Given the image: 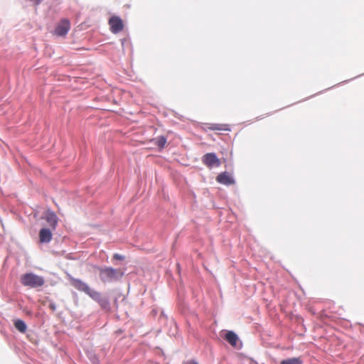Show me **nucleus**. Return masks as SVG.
Segmentation results:
<instances>
[{
	"label": "nucleus",
	"instance_id": "obj_15",
	"mask_svg": "<svg viewBox=\"0 0 364 364\" xmlns=\"http://www.w3.org/2000/svg\"><path fill=\"white\" fill-rule=\"evenodd\" d=\"M97 303L104 309H107L109 308V301L107 297L102 296Z\"/></svg>",
	"mask_w": 364,
	"mask_h": 364
},
{
	"label": "nucleus",
	"instance_id": "obj_16",
	"mask_svg": "<svg viewBox=\"0 0 364 364\" xmlns=\"http://www.w3.org/2000/svg\"><path fill=\"white\" fill-rule=\"evenodd\" d=\"M166 143V138L164 136H159L156 139V144L160 149L164 147Z\"/></svg>",
	"mask_w": 364,
	"mask_h": 364
},
{
	"label": "nucleus",
	"instance_id": "obj_14",
	"mask_svg": "<svg viewBox=\"0 0 364 364\" xmlns=\"http://www.w3.org/2000/svg\"><path fill=\"white\" fill-rule=\"evenodd\" d=\"M210 129L212 130H219V131H229L228 125L227 124H213Z\"/></svg>",
	"mask_w": 364,
	"mask_h": 364
},
{
	"label": "nucleus",
	"instance_id": "obj_5",
	"mask_svg": "<svg viewBox=\"0 0 364 364\" xmlns=\"http://www.w3.org/2000/svg\"><path fill=\"white\" fill-rule=\"evenodd\" d=\"M109 23L111 31L113 33H117L123 29V23L122 19L118 16H113L109 18Z\"/></svg>",
	"mask_w": 364,
	"mask_h": 364
},
{
	"label": "nucleus",
	"instance_id": "obj_11",
	"mask_svg": "<svg viewBox=\"0 0 364 364\" xmlns=\"http://www.w3.org/2000/svg\"><path fill=\"white\" fill-rule=\"evenodd\" d=\"M15 328L21 333H25L27 329L26 323L21 319H17L14 321Z\"/></svg>",
	"mask_w": 364,
	"mask_h": 364
},
{
	"label": "nucleus",
	"instance_id": "obj_12",
	"mask_svg": "<svg viewBox=\"0 0 364 364\" xmlns=\"http://www.w3.org/2000/svg\"><path fill=\"white\" fill-rule=\"evenodd\" d=\"M280 364H303V361L300 358H289L282 360Z\"/></svg>",
	"mask_w": 364,
	"mask_h": 364
},
{
	"label": "nucleus",
	"instance_id": "obj_18",
	"mask_svg": "<svg viewBox=\"0 0 364 364\" xmlns=\"http://www.w3.org/2000/svg\"><path fill=\"white\" fill-rule=\"evenodd\" d=\"M49 308L54 311L56 310V304L53 301H50L49 303Z\"/></svg>",
	"mask_w": 364,
	"mask_h": 364
},
{
	"label": "nucleus",
	"instance_id": "obj_3",
	"mask_svg": "<svg viewBox=\"0 0 364 364\" xmlns=\"http://www.w3.org/2000/svg\"><path fill=\"white\" fill-rule=\"evenodd\" d=\"M203 163L209 168L218 167L220 165V160L215 153H208L202 158Z\"/></svg>",
	"mask_w": 364,
	"mask_h": 364
},
{
	"label": "nucleus",
	"instance_id": "obj_8",
	"mask_svg": "<svg viewBox=\"0 0 364 364\" xmlns=\"http://www.w3.org/2000/svg\"><path fill=\"white\" fill-rule=\"evenodd\" d=\"M43 218L46 220V222L52 229H55L56 225L58 224V217L54 212L48 210L45 214Z\"/></svg>",
	"mask_w": 364,
	"mask_h": 364
},
{
	"label": "nucleus",
	"instance_id": "obj_4",
	"mask_svg": "<svg viewBox=\"0 0 364 364\" xmlns=\"http://www.w3.org/2000/svg\"><path fill=\"white\" fill-rule=\"evenodd\" d=\"M70 28V21L66 18H63L56 26L55 29V34L58 36H65L69 31Z\"/></svg>",
	"mask_w": 364,
	"mask_h": 364
},
{
	"label": "nucleus",
	"instance_id": "obj_13",
	"mask_svg": "<svg viewBox=\"0 0 364 364\" xmlns=\"http://www.w3.org/2000/svg\"><path fill=\"white\" fill-rule=\"evenodd\" d=\"M86 294L90 296L93 300H95L97 302L102 297V295L100 292H98L94 289H92L91 288L90 289V291H88Z\"/></svg>",
	"mask_w": 364,
	"mask_h": 364
},
{
	"label": "nucleus",
	"instance_id": "obj_10",
	"mask_svg": "<svg viewBox=\"0 0 364 364\" xmlns=\"http://www.w3.org/2000/svg\"><path fill=\"white\" fill-rule=\"evenodd\" d=\"M225 339L232 346L235 347L236 345H237V343L238 341L239 338H238L237 335L234 331H228L225 333Z\"/></svg>",
	"mask_w": 364,
	"mask_h": 364
},
{
	"label": "nucleus",
	"instance_id": "obj_1",
	"mask_svg": "<svg viewBox=\"0 0 364 364\" xmlns=\"http://www.w3.org/2000/svg\"><path fill=\"white\" fill-rule=\"evenodd\" d=\"M124 275V272L120 269L113 267L100 268V278L104 283H111L119 280Z\"/></svg>",
	"mask_w": 364,
	"mask_h": 364
},
{
	"label": "nucleus",
	"instance_id": "obj_7",
	"mask_svg": "<svg viewBox=\"0 0 364 364\" xmlns=\"http://www.w3.org/2000/svg\"><path fill=\"white\" fill-rule=\"evenodd\" d=\"M217 181L221 184L230 186L235 183L234 178L227 172H223L217 176Z\"/></svg>",
	"mask_w": 364,
	"mask_h": 364
},
{
	"label": "nucleus",
	"instance_id": "obj_19",
	"mask_svg": "<svg viewBox=\"0 0 364 364\" xmlns=\"http://www.w3.org/2000/svg\"><path fill=\"white\" fill-rule=\"evenodd\" d=\"M186 364H198L196 360H190Z\"/></svg>",
	"mask_w": 364,
	"mask_h": 364
},
{
	"label": "nucleus",
	"instance_id": "obj_2",
	"mask_svg": "<svg viewBox=\"0 0 364 364\" xmlns=\"http://www.w3.org/2000/svg\"><path fill=\"white\" fill-rule=\"evenodd\" d=\"M20 281L21 284L24 287L33 289L41 287L45 284V279L43 277L37 275L33 272L23 274Z\"/></svg>",
	"mask_w": 364,
	"mask_h": 364
},
{
	"label": "nucleus",
	"instance_id": "obj_9",
	"mask_svg": "<svg viewBox=\"0 0 364 364\" xmlns=\"http://www.w3.org/2000/svg\"><path fill=\"white\" fill-rule=\"evenodd\" d=\"M72 285L78 291H82L85 294H87L90 289L87 283L78 279H73L72 280Z\"/></svg>",
	"mask_w": 364,
	"mask_h": 364
},
{
	"label": "nucleus",
	"instance_id": "obj_6",
	"mask_svg": "<svg viewBox=\"0 0 364 364\" xmlns=\"http://www.w3.org/2000/svg\"><path fill=\"white\" fill-rule=\"evenodd\" d=\"M52 232L49 228H43L39 231V240L41 243H48L52 240Z\"/></svg>",
	"mask_w": 364,
	"mask_h": 364
},
{
	"label": "nucleus",
	"instance_id": "obj_20",
	"mask_svg": "<svg viewBox=\"0 0 364 364\" xmlns=\"http://www.w3.org/2000/svg\"><path fill=\"white\" fill-rule=\"evenodd\" d=\"M250 364H258L257 361L254 360L253 359L250 360Z\"/></svg>",
	"mask_w": 364,
	"mask_h": 364
},
{
	"label": "nucleus",
	"instance_id": "obj_17",
	"mask_svg": "<svg viewBox=\"0 0 364 364\" xmlns=\"http://www.w3.org/2000/svg\"><path fill=\"white\" fill-rule=\"evenodd\" d=\"M124 256L122 255H119L118 253H115L114 255H113V259H117V260H124Z\"/></svg>",
	"mask_w": 364,
	"mask_h": 364
}]
</instances>
